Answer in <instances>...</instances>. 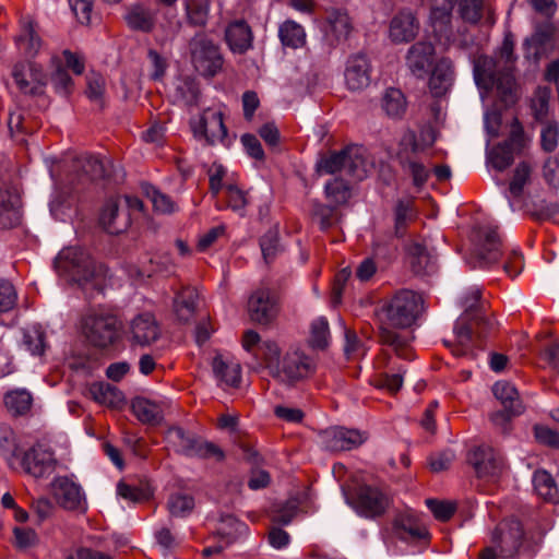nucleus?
Segmentation results:
<instances>
[{"label":"nucleus","mask_w":559,"mask_h":559,"mask_svg":"<svg viewBox=\"0 0 559 559\" xmlns=\"http://www.w3.org/2000/svg\"><path fill=\"white\" fill-rule=\"evenodd\" d=\"M421 297L413 290L402 289L397 292L378 312L380 321V337L384 345L393 348L397 356L411 359L408 349L409 334L395 332L393 329H405L415 321Z\"/></svg>","instance_id":"nucleus-1"},{"label":"nucleus","mask_w":559,"mask_h":559,"mask_svg":"<svg viewBox=\"0 0 559 559\" xmlns=\"http://www.w3.org/2000/svg\"><path fill=\"white\" fill-rule=\"evenodd\" d=\"M515 62L514 41L511 35H507L495 56L477 59L474 67L477 85L487 91L496 87L506 102L511 99L515 87Z\"/></svg>","instance_id":"nucleus-2"},{"label":"nucleus","mask_w":559,"mask_h":559,"mask_svg":"<svg viewBox=\"0 0 559 559\" xmlns=\"http://www.w3.org/2000/svg\"><path fill=\"white\" fill-rule=\"evenodd\" d=\"M55 269L67 282L100 290L105 280V270L97 264L83 248L70 246L63 248L55 260Z\"/></svg>","instance_id":"nucleus-3"},{"label":"nucleus","mask_w":559,"mask_h":559,"mask_svg":"<svg viewBox=\"0 0 559 559\" xmlns=\"http://www.w3.org/2000/svg\"><path fill=\"white\" fill-rule=\"evenodd\" d=\"M261 349L270 374L282 382H295L314 371L316 365L313 359L299 349H290L281 358V348L272 340H265L261 345Z\"/></svg>","instance_id":"nucleus-4"},{"label":"nucleus","mask_w":559,"mask_h":559,"mask_svg":"<svg viewBox=\"0 0 559 559\" xmlns=\"http://www.w3.org/2000/svg\"><path fill=\"white\" fill-rule=\"evenodd\" d=\"M481 295V290L479 287H472L468 292V295L464 299V307L466 311V317H471V323L467 324L464 318H461L454 328L455 334V344H451L445 342V345L451 347L453 355L455 356H466L473 349V331L474 328H477V333L479 337H484L487 332L492 331L495 329L496 322L486 317L477 307Z\"/></svg>","instance_id":"nucleus-5"},{"label":"nucleus","mask_w":559,"mask_h":559,"mask_svg":"<svg viewBox=\"0 0 559 559\" xmlns=\"http://www.w3.org/2000/svg\"><path fill=\"white\" fill-rule=\"evenodd\" d=\"M371 166V162L366 156V150L362 146L353 145L323 156L318 163V170L328 175L338 173L353 180H362Z\"/></svg>","instance_id":"nucleus-6"},{"label":"nucleus","mask_w":559,"mask_h":559,"mask_svg":"<svg viewBox=\"0 0 559 559\" xmlns=\"http://www.w3.org/2000/svg\"><path fill=\"white\" fill-rule=\"evenodd\" d=\"M119 321L110 311L90 309L82 318V332L91 344L106 348L118 338Z\"/></svg>","instance_id":"nucleus-7"},{"label":"nucleus","mask_w":559,"mask_h":559,"mask_svg":"<svg viewBox=\"0 0 559 559\" xmlns=\"http://www.w3.org/2000/svg\"><path fill=\"white\" fill-rule=\"evenodd\" d=\"M474 248L469 263L473 267H488L502 257V241L497 229L491 226L477 227L473 236Z\"/></svg>","instance_id":"nucleus-8"},{"label":"nucleus","mask_w":559,"mask_h":559,"mask_svg":"<svg viewBox=\"0 0 559 559\" xmlns=\"http://www.w3.org/2000/svg\"><path fill=\"white\" fill-rule=\"evenodd\" d=\"M166 437L178 452L187 456L214 459L215 461H222L225 456L223 450L216 444L190 437L180 427L170 428Z\"/></svg>","instance_id":"nucleus-9"},{"label":"nucleus","mask_w":559,"mask_h":559,"mask_svg":"<svg viewBox=\"0 0 559 559\" xmlns=\"http://www.w3.org/2000/svg\"><path fill=\"white\" fill-rule=\"evenodd\" d=\"M191 60L203 76H214L223 66L219 49L204 35H197L190 41Z\"/></svg>","instance_id":"nucleus-10"},{"label":"nucleus","mask_w":559,"mask_h":559,"mask_svg":"<svg viewBox=\"0 0 559 559\" xmlns=\"http://www.w3.org/2000/svg\"><path fill=\"white\" fill-rule=\"evenodd\" d=\"M347 503L361 516L376 518L383 514L389 507L390 499L378 487L362 485L355 493L346 497Z\"/></svg>","instance_id":"nucleus-11"},{"label":"nucleus","mask_w":559,"mask_h":559,"mask_svg":"<svg viewBox=\"0 0 559 559\" xmlns=\"http://www.w3.org/2000/svg\"><path fill=\"white\" fill-rule=\"evenodd\" d=\"M193 134L199 140H205L207 144L222 143L229 145L227 129L223 121V114L219 110L207 108L201 116L191 122Z\"/></svg>","instance_id":"nucleus-12"},{"label":"nucleus","mask_w":559,"mask_h":559,"mask_svg":"<svg viewBox=\"0 0 559 559\" xmlns=\"http://www.w3.org/2000/svg\"><path fill=\"white\" fill-rule=\"evenodd\" d=\"M12 76L23 94L39 96L45 93L48 75L44 68L36 62L17 63L14 66Z\"/></svg>","instance_id":"nucleus-13"},{"label":"nucleus","mask_w":559,"mask_h":559,"mask_svg":"<svg viewBox=\"0 0 559 559\" xmlns=\"http://www.w3.org/2000/svg\"><path fill=\"white\" fill-rule=\"evenodd\" d=\"M524 538V530L516 519L502 521L492 533L491 542L499 550L501 558H511L518 554Z\"/></svg>","instance_id":"nucleus-14"},{"label":"nucleus","mask_w":559,"mask_h":559,"mask_svg":"<svg viewBox=\"0 0 559 559\" xmlns=\"http://www.w3.org/2000/svg\"><path fill=\"white\" fill-rule=\"evenodd\" d=\"M127 335L132 345L145 347L159 340L162 328L153 313L142 312L130 320Z\"/></svg>","instance_id":"nucleus-15"},{"label":"nucleus","mask_w":559,"mask_h":559,"mask_svg":"<svg viewBox=\"0 0 559 559\" xmlns=\"http://www.w3.org/2000/svg\"><path fill=\"white\" fill-rule=\"evenodd\" d=\"M555 33L556 27L549 21L536 24L533 34L524 39V57L536 62L548 55L555 47Z\"/></svg>","instance_id":"nucleus-16"},{"label":"nucleus","mask_w":559,"mask_h":559,"mask_svg":"<svg viewBox=\"0 0 559 559\" xmlns=\"http://www.w3.org/2000/svg\"><path fill=\"white\" fill-rule=\"evenodd\" d=\"M19 469L35 478H45L51 475L56 467L53 453L40 444L32 447L23 452L20 457Z\"/></svg>","instance_id":"nucleus-17"},{"label":"nucleus","mask_w":559,"mask_h":559,"mask_svg":"<svg viewBox=\"0 0 559 559\" xmlns=\"http://www.w3.org/2000/svg\"><path fill=\"white\" fill-rule=\"evenodd\" d=\"M52 493L57 503L66 510L84 512L87 508L82 487L67 476L53 480Z\"/></svg>","instance_id":"nucleus-18"},{"label":"nucleus","mask_w":559,"mask_h":559,"mask_svg":"<svg viewBox=\"0 0 559 559\" xmlns=\"http://www.w3.org/2000/svg\"><path fill=\"white\" fill-rule=\"evenodd\" d=\"M321 445L331 452L350 451L366 440L365 433L356 429L332 427L319 435Z\"/></svg>","instance_id":"nucleus-19"},{"label":"nucleus","mask_w":559,"mask_h":559,"mask_svg":"<svg viewBox=\"0 0 559 559\" xmlns=\"http://www.w3.org/2000/svg\"><path fill=\"white\" fill-rule=\"evenodd\" d=\"M435 55L436 48L430 41H416L406 51V68L415 78L425 80L433 66Z\"/></svg>","instance_id":"nucleus-20"},{"label":"nucleus","mask_w":559,"mask_h":559,"mask_svg":"<svg viewBox=\"0 0 559 559\" xmlns=\"http://www.w3.org/2000/svg\"><path fill=\"white\" fill-rule=\"evenodd\" d=\"M420 23L411 10H401L389 23L388 36L393 44H407L419 34Z\"/></svg>","instance_id":"nucleus-21"},{"label":"nucleus","mask_w":559,"mask_h":559,"mask_svg":"<svg viewBox=\"0 0 559 559\" xmlns=\"http://www.w3.org/2000/svg\"><path fill=\"white\" fill-rule=\"evenodd\" d=\"M469 462L479 477H495L502 472L504 466L500 453L487 444L474 448L469 454Z\"/></svg>","instance_id":"nucleus-22"},{"label":"nucleus","mask_w":559,"mask_h":559,"mask_svg":"<svg viewBox=\"0 0 559 559\" xmlns=\"http://www.w3.org/2000/svg\"><path fill=\"white\" fill-rule=\"evenodd\" d=\"M435 1L429 16L430 26L438 41L449 44L453 39L451 17L455 0H442L441 3Z\"/></svg>","instance_id":"nucleus-23"},{"label":"nucleus","mask_w":559,"mask_h":559,"mask_svg":"<svg viewBox=\"0 0 559 559\" xmlns=\"http://www.w3.org/2000/svg\"><path fill=\"white\" fill-rule=\"evenodd\" d=\"M248 310L251 320L266 324L272 321L276 313V302L269 289H257L249 298Z\"/></svg>","instance_id":"nucleus-24"},{"label":"nucleus","mask_w":559,"mask_h":559,"mask_svg":"<svg viewBox=\"0 0 559 559\" xmlns=\"http://www.w3.org/2000/svg\"><path fill=\"white\" fill-rule=\"evenodd\" d=\"M345 83L352 91H360L370 83V64L365 55L350 56L345 68Z\"/></svg>","instance_id":"nucleus-25"},{"label":"nucleus","mask_w":559,"mask_h":559,"mask_svg":"<svg viewBox=\"0 0 559 559\" xmlns=\"http://www.w3.org/2000/svg\"><path fill=\"white\" fill-rule=\"evenodd\" d=\"M100 225L109 234H120L124 231L131 222V215L115 201H108L99 217Z\"/></svg>","instance_id":"nucleus-26"},{"label":"nucleus","mask_w":559,"mask_h":559,"mask_svg":"<svg viewBox=\"0 0 559 559\" xmlns=\"http://www.w3.org/2000/svg\"><path fill=\"white\" fill-rule=\"evenodd\" d=\"M407 257L415 274L425 275L435 271L436 253L425 242L413 241L409 243Z\"/></svg>","instance_id":"nucleus-27"},{"label":"nucleus","mask_w":559,"mask_h":559,"mask_svg":"<svg viewBox=\"0 0 559 559\" xmlns=\"http://www.w3.org/2000/svg\"><path fill=\"white\" fill-rule=\"evenodd\" d=\"M429 87L435 96L443 95L452 85L454 67L450 58L442 57L431 67Z\"/></svg>","instance_id":"nucleus-28"},{"label":"nucleus","mask_w":559,"mask_h":559,"mask_svg":"<svg viewBox=\"0 0 559 559\" xmlns=\"http://www.w3.org/2000/svg\"><path fill=\"white\" fill-rule=\"evenodd\" d=\"M225 39L233 52L245 53L252 47L253 35L247 22L237 20L227 26Z\"/></svg>","instance_id":"nucleus-29"},{"label":"nucleus","mask_w":559,"mask_h":559,"mask_svg":"<svg viewBox=\"0 0 559 559\" xmlns=\"http://www.w3.org/2000/svg\"><path fill=\"white\" fill-rule=\"evenodd\" d=\"M23 451L14 430L4 424L0 425V454L11 469H19Z\"/></svg>","instance_id":"nucleus-30"},{"label":"nucleus","mask_w":559,"mask_h":559,"mask_svg":"<svg viewBox=\"0 0 559 559\" xmlns=\"http://www.w3.org/2000/svg\"><path fill=\"white\" fill-rule=\"evenodd\" d=\"M352 31V23L346 12L331 10L328 12L324 34L332 44L345 40Z\"/></svg>","instance_id":"nucleus-31"},{"label":"nucleus","mask_w":559,"mask_h":559,"mask_svg":"<svg viewBox=\"0 0 559 559\" xmlns=\"http://www.w3.org/2000/svg\"><path fill=\"white\" fill-rule=\"evenodd\" d=\"M394 530L404 539L426 540L429 538V532L426 526L411 513H403L396 516Z\"/></svg>","instance_id":"nucleus-32"},{"label":"nucleus","mask_w":559,"mask_h":559,"mask_svg":"<svg viewBox=\"0 0 559 559\" xmlns=\"http://www.w3.org/2000/svg\"><path fill=\"white\" fill-rule=\"evenodd\" d=\"M20 346L32 356H41L47 347L46 334L38 324L27 325L21 330Z\"/></svg>","instance_id":"nucleus-33"},{"label":"nucleus","mask_w":559,"mask_h":559,"mask_svg":"<svg viewBox=\"0 0 559 559\" xmlns=\"http://www.w3.org/2000/svg\"><path fill=\"white\" fill-rule=\"evenodd\" d=\"M198 299V293L192 287H183L175 294L173 309L177 319L188 322L192 319Z\"/></svg>","instance_id":"nucleus-34"},{"label":"nucleus","mask_w":559,"mask_h":559,"mask_svg":"<svg viewBox=\"0 0 559 559\" xmlns=\"http://www.w3.org/2000/svg\"><path fill=\"white\" fill-rule=\"evenodd\" d=\"M15 43L19 50L26 57H35L40 50L43 43L31 20L23 21Z\"/></svg>","instance_id":"nucleus-35"},{"label":"nucleus","mask_w":559,"mask_h":559,"mask_svg":"<svg viewBox=\"0 0 559 559\" xmlns=\"http://www.w3.org/2000/svg\"><path fill=\"white\" fill-rule=\"evenodd\" d=\"M132 411L136 418L148 425H158L163 420L160 404L145 397H135L132 401Z\"/></svg>","instance_id":"nucleus-36"},{"label":"nucleus","mask_w":559,"mask_h":559,"mask_svg":"<svg viewBox=\"0 0 559 559\" xmlns=\"http://www.w3.org/2000/svg\"><path fill=\"white\" fill-rule=\"evenodd\" d=\"M492 392L496 399L501 402L503 408L509 409L511 414L520 415L523 413L524 408L514 385L506 381H498L492 386Z\"/></svg>","instance_id":"nucleus-37"},{"label":"nucleus","mask_w":559,"mask_h":559,"mask_svg":"<svg viewBox=\"0 0 559 559\" xmlns=\"http://www.w3.org/2000/svg\"><path fill=\"white\" fill-rule=\"evenodd\" d=\"M19 219L17 198L9 189L0 188V228H11Z\"/></svg>","instance_id":"nucleus-38"},{"label":"nucleus","mask_w":559,"mask_h":559,"mask_svg":"<svg viewBox=\"0 0 559 559\" xmlns=\"http://www.w3.org/2000/svg\"><path fill=\"white\" fill-rule=\"evenodd\" d=\"M212 368L215 377L228 386H237L241 380V367L236 361H225L222 356L213 359Z\"/></svg>","instance_id":"nucleus-39"},{"label":"nucleus","mask_w":559,"mask_h":559,"mask_svg":"<svg viewBox=\"0 0 559 559\" xmlns=\"http://www.w3.org/2000/svg\"><path fill=\"white\" fill-rule=\"evenodd\" d=\"M516 135L518 133L514 130L512 132V136L508 141L496 145L488 152L487 159L489 164L498 171L507 169L513 163V143Z\"/></svg>","instance_id":"nucleus-40"},{"label":"nucleus","mask_w":559,"mask_h":559,"mask_svg":"<svg viewBox=\"0 0 559 559\" xmlns=\"http://www.w3.org/2000/svg\"><path fill=\"white\" fill-rule=\"evenodd\" d=\"M90 394L95 402L109 407H118L123 403L121 391L109 383H93L90 386Z\"/></svg>","instance_id":"nucleus-41"},{"label":"nucleus","mask_w":559,"mask_h":559,"mask_svg":"<svg viewBox=\"0 0 559 559\" xmlns=\"http://www.w3.org/2000/svg\"><path fill=\"white\" fill-rule=\"evenodd\" d=\"M4 405L13 416H22L31 411L33 396L25 389H15L4 395Z\"/></svg>","instance_id":"nucleus-42"},{"label":"nucleus","mask_w":559,"mask_h":559,"mask_svg":"<svg viewBox=\"0 0 559 559\" xmlns=\"http://www.w3.org/2000/svg\"><path fill=\"white\" fill-rule=\"evenodd\" d=\"M126 21L132 29L151 32L155 25V15L148 8L136 4L128 10Z\"/></svg>","instance_id":"nucleus-43"},{"label":"nucleus","mask_w":559,"mask_h":559,"mask_svg":"<svg viewBox=\"0 0 559 559\" xmlns=\"http://www.w3.org/2000/svg\"><path fill=\"white\" fill-rule=\"evenodd\" d=\"M533 486L537 496L545 501L556 502L558 500V487L548 472L536 471L533 475Z\"/></svg>","instance_id":"nucleus-44"},{"label":"nucleus","mask_w":559,"mask_h":559,"mask_svg":"<svg viewBox=\"0 0 559 559\" xmlns=\"http://www.w3.org/2000/svg\"><path fill=\"white\" fill-rule=\"evenodd\" d=\"M381 106L389 117L401 118L406 111L407 102L401 90L390 87L382 96Z\"/></svg>","instance_id":"nucleus-45"},{"label":"nucleus","mask_w":559,"mask_h":559,"mask_svg":"<svg viewBox=\"0 0 559 559\" xmlns=\"http://www.w3.org/2000/svg\"><path fill=\"white\" fill-rule=\"evenodd\" d=\"M282 44L290 48H299L306 41L304 27L295 21H285L278 28Z\"/></svg>","instance_id":"nucleus-46"},{"label":"nucleus","mask_w":559,"mask_h":559,"mask_svg":"<svg viewBox=\"0 0 559 559\" xmlns=\"http://www.w3.org/2000/svg\"><path fill=\"white\" fill-rule=\"evenodd\" d=\"M76 167H80L92 180L110 176L104 160L97 156L84 154L78 157Z\"/></svg>","instance_id":"nucleus-47"},{"label":"nucleus","mask_w":559,"mask_h":559,"mask_svg":"<svg viewBox=\"0 0 559 559\" xmlns=\"http://www.w3.org/2000/svg\"><path fill=\"white\" fill-rule=\"evenodd\" d=\"M324 190L326 198L334 205L345 204L352 195L350 187L344 178H334L326 182Z\"/></svg>","instance_id":"nucleus-48"},{"label":"nucleus","mask_w":559,"mask_h":559,"mask_svg":"<svg viewBox=\"0 0 559 559\" xmlns=\"http://www.w3.org/2000/svg\"><path fill=\"white\" fill-rule=\"evenodd\" d=\"M169 513L176 518H185L189 515L194 508V499L187 493H174L167 501Z\"/></svg>","instance_id":"nucleus-49"},{"label":"nucleus","mask_w":559,"mask_h":559,"mask_svg":"<svg viewBox=\"0 0 559 559\" xmlns=\"http://www.w3.org/2000/svg\"><path fill=\"white\" fill-rule=\"evenodd\" d=\"M330 340L329 323L325 318H318L311 323L309 343L313 348L323 349Z\"/></svg>","instance_id":"nucleus-50"},{"label":"nucleus","mask_w":559,"mask_h":559,"mask_svg":"<svg viewBox=\"0 0 559 559\" xmlns=\"http://www.w3.org/2000/svg\"><path fill=\"white\" fill-rule=\"evenodd\" d=\"M186 12L188 21L195 26H204L207 22L210 3L207 1H199L187 3Z\"/></svg>","instance_id":"nucleus-51"},{"label":"nucleus","mask_w":559,"mask_h":559,"mask_svg":"<svg viewBox=\"0 0 559 559\" xmlns=\"http://www.w3.org/2000/svg\"><path fill=\"white\" fill-rule=\"evenodd\" d=\"M550 99V91L546 87H538L532 98L531 108L534 117L543 121L548 114V106Z\"/></svg>","instance_id":"nucleus-52"},{"label":"nucleus","mask_w":559,"mask_h":559,"mask_svg":"<svg viewBox=\"0 0 559 559\" xmlns=\"http://www.w3.org/2000/svg\"><path fill=\"white\" fill-rule=\"evenodd\" d=\"M401 165L403 169L412 176L414 186L421 187L427 182L429 170L421 163L411 158L403 159L401 157Z\"/></svg>","instance_id":"nucleus-53"},{"label":"nucleus","mask_w":559,"mask_h":559,"mask_svg":"<svg viewBox=\"0 0 559 559\" xmlns=\"http://www.w3.org/2000/svg\"><path fill=\"white\" fill-rule=\"evenodd\" d=\"M146 195L151 200L155 211L163 214H170L176 211V204L167 195L158 191L155 187L146 189Z\"/></svg>","instance_id":"nucleus-54"},{"label":"nucleus","mask_w":559,"mask_h":559,"mask_svg":"<svg viewBox=\"0 0 559 559\" xmlns=\"http://www.w3.org/2000/svg\"><path fill=\"white\" fill-rule=\"evenodd\" d=\"M531 173H532V168L525 162H522L516 166V168L514 170L513 179L511 180L510 187H509L510 193L513 197L516 198V197L521 195L524 186L530 180Z\"/></svg>","instance_id":"nucleus-55"},{"label":"nucleus","mask_w":559,"mask_h":559,"mask_svg":"<svg viewBox=\"0 0 559 559\" xmlns=\"http://www.w3.org/2000/svg\"><path fill=\"white\" fill-rule=\"evenodd\" d=\"M559 124L556 121H547L540 130V144L545 152H554L558 145Z\"/></svg>","instance_id":"nucleus-56"},{"label":"nucleus","mask_w":559,"mask_h":559,"mask_svg":"<svg viewBox=\"0 0 559 559\" xmlns=\"http://www.w3.org/2000/svg\"><path fill=\"white\" fill-rule=\"evenodd\" d=\"M460 13L464 21L477 23L483 16L484 0H460Z\"/></svg>","instance_id":"nucleus-57"},{"label":"nucleus","mask_w":559,"mask_h":559,"mask_svg":"<svg viewBox=\"0 0 559 559\" xmlns=\"http://www.w3.org/2000/svg\"><path fill=\"white\" fill-rule=\"evenodd\" d=\"M426 504L429 510L432 512L433 516L439 521H448L450 520L455 510L456 506L451 501H440L437 499H427Z\"/></svg>","instance_id":"nucleus-58"},{"label":"nucleus","mask_w":559,"mask_h":559,"mask_svg":"<svg viewBox=\"0 0 559 559\" xmlns=\"http://www.w3.org/2000/svg\"><path fill=\"white\" fill-rule=\"evenodd\" d=\"M17 293L11 282L0 278V312H8L14 308Z\"/></svg>","instance_id":"nucleus-59"},{"label":"nucleus","mask_w":559,"mask_h":559,"mask_svg":"<svg viewBox=\"0 0 559 559\" xmlns=\"http://www.w3.org/2000/svg\"><path fill=\"white\" fill-rule=\"evenodd\" d=\"M247 198L243 191L235 186H228L226 188V204L224 207H228L240 215H243V210L247 205Z\"/></svg>","instance_id":"nucleus-60"},{"label":"nucleus","mask_w":559,"mask_h":559,"mask_svg":"<svg viewBox=\"0 0 559 559\" xmlns=\"http://www.w3.org/2000/svg\"><path fill=\"white\" fill-rule=\"evenodd\" d=\"M260 247L265 262L270 263L280 251L276 233L270 230L264 234L260 240Z\"/></svg>","instance_id":"nucleus-61"},{"label":"nucleus","mask_w":559,"mask_h":559,"mask_svg":"<svg viewBox=\"0 0 559 559\" xmlns=\"http://www.w3.org/2000/svg\"><path fill=\"white\" fill-rule=\"evenodd\" d=\"M118 495L132 502H141L150 497V491L143 488L130 486L126 483H119L117 486Z\"/></svg>","instance_id":"nucleus-62"},{"label":"nucleus","mask_w":559,"mask_h":559,"mask_svg":"<svg viewBox=\"0 0 559 559\" xmlns=\"http://www.w3.org/2000/svg\"><path fill=\"white\" fill-rule=\"evenodd\" d=\"M413 216L414 214L411 202L400 201L395 207V233L397 235H402V230Z\"/></svg>","instance_id":"nucleus-63"},{"label":"nucleus","mask_w":559,"mask_h":559,"mask_svg":"<svg viewBox=\"0 0 559 559\" xmlns=\"http://www.w3.org/2000/svg\"><path fill=\"white\" fill-rule=\"evenodd\" d=\"M51 82L55 91L62 95L69 94L73 85L71 76L60 67L52 74Z\"/></svg>","instance_id":"nucleus-64"}]
</instances>
